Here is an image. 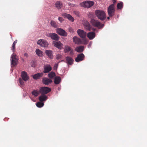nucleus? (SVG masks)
I'll return each mask as SVG.
<instances>
[{
    "label": "nucleus",
    "mask_w": 147,
    "mask_h": 147,
    "mask_svg": "<svg viewBox=\"0 0 147 147\" xmlns=\"http://www.w3.org/2000/svg\"><path fill=\"white\" fill-rule=\"evenodd\" d=\"M95 13L98 18L103 21L106 18V13L102 11L97 10L95 11Z\"/></svg>",
    "instance_id": "obj_1"
},
{
    "label": "nucleus",
    "mask_w": 147,
    "mask_h": 147,
    "mask_svg": "<svg viewBox=\"0 0 147 147\" xmlns=\"http://www.w3.org/2000/svg\"><path fill=\"white\" fill-rule=\"evenodd\" d=\"M90 22L93 26L97 27L99 29L102 28L104 26L103 24H101L98 20L94 19H91Z\"/></svg>",
    "instance_id": "obj_2"
},
{
    "label": "nucleus",
    "mask_w": 147,
    "mask_h": 147,
    "mask_svg": "<svg viewBox=\"0 0 147 147\" xmlns=\"http://www.w3.org/2000/svg\"><path fill=\"white\" fill-rule=\"evenodd\" d=\"M94 2L91 1H86L80 3V5L84 7H90L93 5Z\"/></svg>",
    "instance_id": "obj_3"
},
{
    "label": "nucleus",
    "mask_w": 147,
    "mask_h": 147,
    "mask_svg": "<svg viewBox=\"0 0 147 147\" xmlns=\"http://www.w3.org/2000/svg\"><path fill=\"white\" fill-rule=\"evenodd\" d=\"M48 37L52 39L55 41H58L59 39V37L56 34L54 33H50L46 35Z\"/></svg>",
    "instance_id": "obj_4"
},
{
    "label": "nucleus",
    "mask_w": 147,
    "mask_h": 147,
    "mask_svg": "<svg viewBox=\"0 0 147 147\" xmlns=\"http://www.w3.org/2000/svg\"><path fill=\"white\" fill-rule=\"evenodd\" d=\"M114 4H111L109 5L108 9V15L110 17H112L114 15L115 9Z\"/></svg>",
    "instance_id": "obj_5"
},
{
    "label": "nucleus",
    "mask_w": 147,
    "mask_h": 147,
    "mask_svg": "<svg viewBox=\"0 0 147 147\" xmlns=\"http://www.w3.org/2000/svg\"><path fill=\"white\" fill-rule=\"evenodd\" d=\"M37 43L41 47L45 48L47 47L49 45L47 42L46 40L43 39L38 40Z\"/></svg>",
    "instance_id": "obj_6"
},
{
    "label": "nucleus",
    "mask_w": 147,
    "mask_h": 147,
    "mask_svg": "<svg viewBox=\"0 0 147 147\" xmlns=\"http://www.w3.org/2000/svg\"><path fill=\"white\" fill-rule=\"evenodd\" d=\"M51 91V89L49 87H43L40 89V92L42 94H47Z\"/></svg>",
    "instance_id": "obj_7"
},
{
    "label": "nucleus",
    "mask_w": 147,
    "mask_h": 147,
    "mask_svg": "<svg viewBox=\"0 0 147 147\" xmlns=\"http://www.w3.org/2000/svg\"><path fill=\"white\" fill-rule=\"evenodd\" d=\"M11 65L14 66L16 65L17 59L16 58V55L14 53H13L11 57Z\"/></svg>",
    "instance_id": "obj_8"
},
{
    "label": "nucleus",
    "mask_w": 147,
    "mask_h": 147,
    "mask_svg": "<svg viewBox=\"0 0 147 147\" xmlns=\"http://www.w3.org/2000/svg\"><path fill=\"white\" fill-rule=\"evenodd\" d=\"M77 33L80 37L84 38H86V33L84 30L79 29L77 30Z\"/></svg>",
    "instance_id": "obj_9"
},
{
    "label": "nucleus",
    "mask_w": 147,
    "mask_h": 147,
    "mask_svg": "<svg viewBox=\"0 0 147 147\" xmlns=\"http://www.w3.org/2000/svg\"><path fill=\"white\" fill-rule=\"evenodd\" d=\"M83 24L86 29L89 31H90L92 26L87 21L84 20Z\"/></svg>",
    "instance_id": "obj_10"
},
{
    "label": "nucleus",
    "mask_w": 147,
    "mask_h": 147,
    "mask_svg": "<svg viewBox=\"0 0 147 147\" xmlns=\"http://www.w3.org/2000/svg\"><path fill=\"white\" fill-rule=\"evenodd\" d=\"M57 33L60 35L66 36L67 35V34L66 32L63 29L61 28H59L57 29Z\"/></svg>",
    "instance_id": "obj_11"
},
{
    "label": "nucleus",
    "mask_w": 147,
    "mask_h": 147,
    "mask_svg": "<svg viewBox=\"0 0 147 147\" xmlns=\"http://www.w3.org/2000/svg\"><path fill=\"white\" fill-rule=\"evenodd\" d=\"M53 45L58 49H61L62 48L63 44L60 41H53Z\"/></svg>",
    "instance_id": "obj_12"
},
{
    "label": "nucleus",
    "mask_w": 147,
    "mask_h": 147,
    "mask_svg": "<svg viewBox=\"0 0 147 147\" xmlns=\"http://www.w3.org/2000/svg\"><path fill=\"white\" fill-rule=\"evenodd\" d=\"M85 57V56L83 53H80L78 54L75 59V61L77 62L83 60Z\"/></svg>",
    "instance_id": "obj_13"
},
{
    "label": "nucleus",
    "mask_w": 147,
    "mask_h": 147,
    "mask_svg": "<svg viewBox=\"0 0 147 147\" xmlns=\"http://www.w3.org/2000/svg\"><path fill=\"white\" fill-rule=\"evenodd\" d=\"M42 82L44 84L47 85L53 82L51 79L46 77L42 79Z\"/></svg>",
    "instance_id": "obj_14"
},
{
    "label": "nucleus",
    "mask_w": 147,
    "mask_h": 147,
    "mask_svg": "<svg viewBox=\"0 0 147 147\" xmlns=\"http://www.w3.org/2000/svg\"><path fill=\"white\" fill-rule=\"evenodd\" d=\"M52 69V67L48 64L44 66V71L43 72L44 73H47L49 72Z\"/></svg>",
    "instance_id": "obj_15"
},
{
    "label": "nucleus",
    "mask_w": 147,
    "mask_h": 147,
    "mask_svg": "<svg viewBox=\"0 0 147 147\" xmlns=\"http://www.w3.org/2000/svg\"><path fill=\"white\" fill-rule=\"evenodd\" d=\"M62 16L64 17L65 18H67L71 22H73L74 21V18L70 14L66 13H63L62 15Z\"/></svg>",
    "instance_id": "obj_16"
},
{
    "label": "nucleus",
    "mask_w": 147,
    "mask_h": 147,
    "mask_svg": "<svg viewBox=\"0 0 147 147\" xmlns=\"http://www.w3.org/2000/svg\"><path fill=\"white\" fill-rule=\"evenodd\" d=\"M21 76L23 80L24 81H26L29 79V77L27 73L25 71L22 72Z\"/></svg>",
    "instance_id": "obj_17"
},
{
    "label": "nucleus",
    "mask_w": 147,
    "mask_h": 147,
    "mask_svg": "<svg viewBox=\"0 0 147 147\" xmlns=\"http://www.w3.org/2000/svg\"><path fill=\"white\" fill-rule=\"evenodd\" d=\"M73 42L76 44L77 45H81L82 44L81 40L78 37L75 36L73 38Z\"/></svg>",
    "instance_id": "obj_18"
},
{
    "label": "nucleus",
    "mask_w": 147,
    "mask_h": 147,
    "mask_svg": "<svg viewBox=\"0 0 147 147\" xmlns=\"http://www.w3.org/2000/svg\"><path fill=\"white\" fill-rule=\"evenodd\" d=\"M66 62L69 65H71L73 63L74 60L69 56H67L65 58Z\"/></svg>",
    "instance_id": "obj_19"
},
{
    "label": "nucleus",
    "mask_w": 147,
    "mask_h": 147,
    "mask_svg": "<svg viewBox=\"0 0 147 147\" xmlns=\"http://www.w3.org/2000/svg\"><path fill=\"white\" fill-rule=\"evenodd\" d=\"M45 53L48 56L49 58L52 59L53 58V52L52 51L46 50Z\"/></svg>",
    "instance_id": "obj_20"
},
{
    "label": "nucleus",
    "mask_w": 147,
    "mask_h": 147,
    "mask_svg": "<svg viewBox=\"0 0 147 147\" xmlns=\"http://www.w3.org/2000/svg\"><path fill=\"white\" fill-rule=\"evenodd\" d=\"M87 36L90 40H92L95 37V34L94 32H89L87 34Z\"/></svg>",
    "instance_id": "obj_21"
},
{
    "label": "nucleus",
    "mask_w": 147,
    "mask_h": 147,
    "mask_svg": "<svg viewBox=\"0 0 147 147\" xmlns=\"http://www.w3.org/2000/svg\"><path fill=\"white\" fill-rule=\"evenodd\" d=\"M55 7L58 9H60L62 7V2L60 1H58L56 2L55 3Z\"/></svg>",
    "instance_id": "obj_22"
},
{
    "label": "nucleus",
    "mask_w": 147,
    "mask_h": 147,
    "mask_svg": "<svg viewBox=\"0 0 147 147\" xmlns=\"http://www.w3.org/2000/svg\"><path fill=\"white\" fill-rule=\"evenodd\" d=\"M43 73H38L34 74L33 76V78L35 80L39 79L40 78L42 77L43 75Z\"/></svg>",
    "instance_id": "obj_23"
},
{
    "label": "nucleus",
    "mask_w": 147,
    "mask_h": 147,
    "mask_svg": "<svg viewBox=\"0 0 147 147\" xmlns=\"http://www.w3.org/2000/svg\"><path fill=\"white\" fill-rule=\"evenodd\" d=\"M84 50V47L83 46H80L75 49V50L78 52L81 53Z\"/></svg>",
    "instance_id": "obj_24"
},
{
    "label": "nucleus",
    "mask_w": 147,
    "mask_h": 147,
    "mask_svg": "<svg viewBox=\"0 0 147 147\" xmlns=\"http://www.w3.org/2000/svg\"><path fill=\"white\" fill-rule=\"evenodd\" d=\"M61 79L60 77L56 76L55 78L54 83L56 84H59L61 82Z\"/></svg>",
    "instance_id": "obj_25"
},
{
    "label": "nucleus",
    "mask_w": 147,
    "mask_h": 147,
    "mask_svg": "<svg viewBox=\"0 0 147 147\" xmlns=\"http://www.w3.org/2000/svg\"><path fill=\"white\" fill-rule=\"evenodd\" d=\"M47 98V97L46 95L43 94L39 97V100L40 102H43L46 100Z\"/></svg>",
    "instance_id": "obj_26"
},
{
    "label": "nucleus",
    "mask_w": 147,
    "mask_h": 147,
    "mask_svg": "<svg viewBox=\"0 0 147 147\" xmlns=\"http://www.w3.org/2000/svg\"><path fill=\"white\" fill-rule=\"evenodd\" d=\"M40 93V90L38 91L36 90H34L31 93L35 97H36L39 95Z\"/></svg>",
    "instance_id": "obj_27"
},
{
    "label": "nucleus",
    "mask_w": 147,
    "mask_h": 147,
    "mask_svg": "<svg viewBox=\"0 0 147 147\" xmlns=\"http://www.w3.org/2000/svg\"><path fill=\"white\" fill-rule=\"evenodd\" d=\"M51 25L54 28H56L57 27V24L56 22L53 20H51L50 22Z\"/></svg>",
    "instance_id": "obj_28"
},
{
    "label": "nucleus",
    "mask_w": 147,
    "mask_h": 147,
    "mask_svg": "<svg viewBox=\"0 0 147 147\" xmlns=\"http://www.w3.org/2000/svg\"><path fill=\"white\" fill-rule=\"evenodd\" d=\"M36 54L39 56L41 57L42 55V52L38 49L36 50Z\"/></svg>",
    "instance_id": "obj_29"
},
{
    "label": "nucleus",
    "mask_w": 147,
    "mask_h": 147,
    "mask_svg": "<svg viewBox=\"0 0 147 147\" xmlns=\"http://www.w3.org/2000/svg\"><path fill=\"white\" fill-rule=\"evenodd\" d=\"M71 48L70 47L68 46H66L65 47V49H64V52L65 53H67L69 52L71 50Z\"/></svg>",
    "instance_id": "obj_30"
},
{
    "label": "nucleus",
    "mask_w": 147,
    "mask_h": 147,
    "mask_svg": "<svg viewBox=\"0 0 147 147\" xmlns=\"http://www.w3.org/2000/svg\"><path fill=\"white\" fill-rule=\"evenodd\" d=\"M123 6V3L122 2L118 3L117 5V9H122Z\"/></svg>",
    "instance_id": "obj_31"
},
{
    "label": "nucleus",
    "mask_w": 147,
    "mask_h": 147,
    "mask_svg": "<svg viewBox=\"0 0 147 147\" xmlns=\"http://www.w3.org/2000/svg\"><path fill=\"white\" fill-rule=\"evenodd\" d=\"M55 76V74L54 72H51L48 74L49 77L50 78H53Z\"/></svg>",
    "instance_id": "obj_32"
},
{
    "label": "nucleus",
    "mask_w": 147,
    "mask_h": 147,
    "mask_svg": "<svg viewBox=\"0 0 147 147\" xmlns=\"http://www.w3.org/2000/svg\"><path fill=\"white\" fill-rule=\"evenodd\" d=\"M44 105V103L41 102H38L36 103V105L37 107L39 108H41Z\"/></svg>",
    "instance_id": "obj_33"
},
{
    "label": "nucleus",
    "mask_w": 147,
    "mask_h": 147,
    "mask_svg": "<svg viewBox=\"0 0 147 147\" xmlns=\"http://www.w3.org/2000/svg\"><path fill=\"white\" fill-rule=\"evenodd\" d=\"M62 57V55L60 54H58L56 56L57 59H61Z\"/></svg>",
    "instance_id": "obj_34"
},
{
    "label": "nucleus",
    "mask_w": 147,
    "mask_h": 147,
    "mask_svg": "<svg viewBox=\"0 0 147 147\" xmlns=\"http://www.w3.org/2000/svg\"><path fill=\"white\" fill-rule=\"evenodd\" d=\"M19 81L20 84L21 85H24V82H23V80H22V79H21V78H20L19 79Z\"/></svg>",
    "instance_id": "obj_35"
},
{
    "label": "nucleus",
    "mask_w": 147,
    "mask_h": 147,
    "mask_svg": "<svg viewBox=\"0 0 147 147\" xmlns=\"http://www.w3.org/2000/svg\"><path fill=\"white\" fill-rule=\"evenodd\" d=\"M58 19L61 22H62L64 21V19L62 17H59Z\"/></svg>",
    "instance_id": "obj_36"
},
{
    "label": "nucleus",
    "mask_w": 147,
    "mask_h": 147,
    "mask_svg": "<svg viewBox=\"0 0 147 147\" xmlns=\"http://www.w3.org/2000/svg\"><path fill=\"white\" fill-rule=\"evenodd\" d=\"M16 45L13 44L12 46V50L13 52H14L15 50Z\"/></svg>",
    "instance_id": "obj_37"
},
{
    "label": "nucleus",
    "mask_w": 147,
    "mask_h": 147,
    "mask_svg": "<svg viewBox=\"0 0 147 147\" xmlns=\"http://www.w3.org/2000/svg\"><path fill=\"white\" fill-rule=\"evenodd\" d=\"M70 54L72 55L74 54V50L72 49H71V50L70 51Z\"/></svg>",
    "instance_id": "obj_38"
},
{
    "label": "nucleus",
    "mask_w": 147,
    "mask_h": 147,
    "mask_svg": "<svg viewBox=\"0 0 147 147\" xmlns=\"http://www.w3.org/2000/svg\"><path fill=\"white\" fill-rule=\"evenodd\" d=\"M58 64L57 63H56L54 65V69H57L58 66Z\"/></svg>",
    "instance_id": "obj_39"
},
{
    "label": "nucleus",
    "mask_w": 147,
    "mask_h": 147,
    "mask_svg": "<svg viewBox=\"0 0 147 147\" xmlns=\"http://www.w3.org/2000/svg\"><path fill=\"white\" fill-rule=\"evenodd\" d=\"M24 56L25 57H28V54L26 53H24Z\"/></svg>",
    "instance_id": "obj_40"
},
{
    "label": "nucleus",
    "mask_w": 147,
    "mask_h": 147,
    "mask_svg": "<svg viewBox=\"0 0 147 147\" xmlns=\"http://www.w3.org/2000/svg\"><path fill=\"white\" fill-rule=\"evenodd\" d=\"M17 40H16L14 42L13 44L16 45V44L17 43Z\"/></svg>",
    "instance_id": "obj_41"
},
{
    "label": "nucleus",
    "mask_w": 147,
    "mask_h": 147,
    "mask_svg": "<svg viewBox=\"0 0 147 147\" xmlns=\"http://www.w3.org/2000/svg\"><path fill=\"white\" fill-rule=\"evenodd\" d=\"M113 1V4H114H114H115L116 2V1L115 0V1Z\"/></svg>",
    "instance_id": "obj_42"
},
{
    "label": "nucleus",
    "mask_w": 147,
    "mask_h": 147,
    "mask_svg": "<svg viewBox=\"0 0 147 147\" xmlns=\"http://www.w3.org/2000/svg\"><path fill=\"white\" fill-rule=\"evenodd\" d=\"M69 31H70V32L72 31H73L72 29H71V28L69 29Z\"/></svg>",
    "instance_id": "obj_43"
},
{
    "label": "nucleus",
    "mask_w": 147,
    "mask_h": 147,
    "mask_svg": "<svg viewBox=\"0 0 147 147\" xmlns=\"http://www.w3.org/2000/svg\"><path fill=\"white\" fill-rule=\"evenodd\" d=\"M31 66L32 67H34L35 66V65H34V64L33 65L32 64L31 65Z\"/></svg>",
    "instance_id": "obj_44"
},
{
    "label": "nucleus",
    "mask_w": 147,
    "mask_h": 147,
    "mask_svg": "<svg viewBox=\"0 0 147 147\" xmlns=\"http://www.w3.org/2000/svg\"><path fill=\"white\" fill-rule=\"evenodd\" d=\"M107 19L109 20V19H110V18H109V17H107Z\"/></svg>",
    "instance_id": "obj_45"
}]
</instances>
